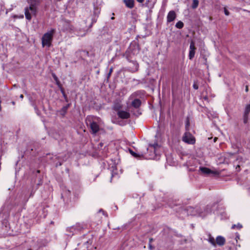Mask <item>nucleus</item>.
<instances>
[{
	"label": "nucleus",
	"instance_id": "nucleus-22",
	"mask_svg": "<svg viewBox=\"0 0 250 250\" xmlns=\"http://www.w3.org/2000/svg\"><path fill=\"white\" fill-rule=\"evenodd\" d=\"M199 4V0H193V3L192 4V8L193 9H196Z\"/></svg>",
	"mask_w": 250,
	"mask_h": 250
},
{
	"label": "nucleus",
	"instance_id": "nucleus-49",
	"mask_svg": "<svg viewBox=\"0 0 250 250\" xmlns=\"http://www.w3.org/2000/svg\"><path fill=\"white\" fill-rule=\"evenodd\" d=\"M149 0H147L146 1V4H147V2H149Z\"/></svg>",
	"mask_w": 250,
	"mask_h": 250
},
{
	"label": "nucleus",
	"instance_id": "nucleus-55",
	"mask_svg": "<svg viewBox=\"0 0 250 250\" xmlns=\"http://www.w3.org/2000/svg\"><path fill=\"white\" fill-rule=\"evenodd\" d=\"M85 243H86V244L88 243V241H87Z\"/></svg>",
	"mask_w": 250,
	"mask_h": 250
},
{
	"label": "nucleus",
	"instance_id": "nucleus-13",
	"mask_svg": "<svg viewBox=\"0 0 250 250\" xmlns=\"http://www.w3.org/2000/svg\"><path fill=\"white\" fill-rule=\"evenodd\" d=\"M200 170L202 173L206 174H209L211 173H214V172L211 170L209 168L205 167H200Z\"/></svg>",
	"mask_w": 250,
	"mask_h": 250
},
{
	"label": "nucleus",
	"instance_id": "nucleus-20",
	"mask_svg": "<svg viewBox=\"0 0 250 250\" xmlns=\"http://www.w3.org/2000/svg\"><path fill=\"white\" fill-rule=\"evenodd\" d=\"M60 89H61V93H62V96L64 97L65 102H68V98H67L66 95L65 94V93L64 92L63 88L62 87H60Z\"/></svg>",
	"mask_w": 250,
	"mask_h": 250
},
{
	"label": "nucleus",
	"instance_id": "nucleus-3",
	"mask_svg": "<svg viewBox=\"0 0 250 250\" xmlns=\"http://www.w3.org/2000/svg\"><path fill=\"white\" fill-rule=\"evenodd\" d=\"M89 126L90 128V132L93 134H95L97 133L100 127L98 124L95 122H90Z\"/></svg>",
	"mask_w": 250,
	"mask_h": 250
},
{
	"label": "nucleus",
	"instance_id": "nucleus-15",
	"mask_svg": "<svg viewBox=\"0 0 250 250\" xmlns=\"http://www.w3.org/2000/svg\"><path fill=\"white\" fill-rule=\"evenodd\" d=\"M208 241L213 246H216L215 240L214 238L211 235L210 233L208 234Z\"/></svg>",
	"mask_w": 250,
	"mask_h": 250
},
{
	"label": "nucleus",
	"instance_id": "nucleus-41",
	"mask_svg": "<svg viewBox=\"0 0 250 250\" xmlns=\"http://www.w3.org/2000/svg\"><path fill=\"white\" fill-rule=\"evenodd\" d=\"M245 91L246 92H248L249 91L248 85L246 86Z\"/></svg>",
	"mask_w": 250,
	"mask_h": 250
},
{
	"label": "nucleus",
	"instance_id": "nucleus-8",
	"mask_svg": "<svg viewBox=\"0 0 250 250\" xmlns=\"http://www.w3.org/2000/svg\"><path fill=\"white\" fill-rule=\"evenodd\" d=\"M226 242L225 238L222 236H218L215 240L216 245H218L219 246H223Z\"/></svg>",
	"mask_w": 250,
	"mask_h": 250
},
{
	"label": "nucleus",
	"instance_id": "nucleus-21",
	"mask_svg": "<svg viewBox=\"0 0 250 250\" xmlns=\"http://www.w3.org/2000/svg\"><path fill=\"white\" fill-rule=\"evenodd\" d=\"M175 26L178 29H181L184 27V23L182 21H179L176 23Z\"/></svg>",
	"mask_w": 250,
	"mask_h": 250
},
{
	"label": "nucleus",
	"instance_id": "nucleus-23",
	"mask_svg": "<svg viewBox=\"0 0 250 250\" xmlns=\"http://www.w3.org/2000/svg\"><path fill=\"white\" fill-rule=\"evenodd\" d=\"M242 227H243V226L241 224L238 223L237 225H233L231 227V229H241L242 228Z\"/></svg>",
	"mask_w": 250,
	"mask_h": 250
},
{
	"label": "nucleus",
	"instance_id": "nucleus-36",
	"mask_svg": "<svg viewBox=\"0 0 250 250\" xmlns=\"http://www.w3.org/2000/svg\"><path fill=\"white\" fill-rule=\"evenodd\" d=\"M66 24L67 25H68V29H71V27H70V26H71V25H70V24L69 22L68 21H66Z\"/></svg>",
	"mask_w": 250,
	"mask_h": 250
},
{
	"label": "nucleus",
	"instance_id": "nucleus-30",
	"mask_svg": "<svg viewBox=\"0 0 250 250\" xmlns=\"http://www.w3.org/2000/svg\"><path fill=\"white\" fill-rule=\"evenodd\" d=\"M206 214L209 213L211 211V207L209 206H207L206 207Z\"/></svg>",
	"mask_w": 250,
	"mask_h": 250
},
{
	"label": "nucleus",
	"instance_id": "nucleus-11",
	"mask_svg": "<svg viewBox=\"0 0 250 250\" xmlns=\"http://www.w3.org/2000/svg\"><path fill=\"white\" fill-rule=\"evenodd\" d=\"M142 102L139 99H135L131 104V105L135 108H138L141 105Z\"/></svg>",
	"mask_w": 250,
	"mask_h": 250
},
{
	"label": "nucleus",
	"instance_id": "nucleus-48",
	"mask_svg": "<svg viewBox=\"0 0 250 250\" xmlns=\"http://www.w3.org/2000/svg\"><path fill=\"white\" fill-rule=\"evenodd\" d=\"M149 0H147L146 1V4H147V2H149Z\"/></svg>",
	"mask_w": 250,
	"mask_h": 250
},
{
	"label": "nucleus",
	"instance_id": "nucleus-12",
	"mask_svg": "<svg viewBox=\"0 0 250 250\" xmlns=\"http://www.w3.org/2000/svg\"><path fill=\"white\" fill-rule=\"evenodd\" d=\"M126 6L129 8H132L134 6V0H124Z\"/></svg>",
	"mask_w": 250,
	"mask_h": 250
},
{
	"label": "nucleus",
	"instance_id": "nucleus-53",
	"mask_svg": "<svg viewBox=\"0 0 250 250\" xmlns=\"http://www.w3.org/2000/svg\"><path fill=\"white\" fill-rule=\"evenodd\" d=\"M73 229V227H72L70 229Z\"/></svg>",
	"mask_w": 250,
	"mask_h": 250
},
{
	"label": "nucleus",
	"instance_id": "nucleus-38",
	"mask_svg": "<svg viewBox=\"0 0 250 250\" xmlns=\"http://www.w3.org/2000/svg\"><path fill=\"white\" fill-rule=\"evenodd\" d=\"M244 1L246 3L250 4V0H244Z\"/></svg>",
	"mask_w": 250,
	"mask_h": 250
},
{
	"label": "nucleus",
	"instance_id": "nucleus-32",
	"mask_svg": "<svg viewBox=\"0 0 250 250\" xmlns=\"http://www.w3.org/2000/svg\"><path fill=\"white\" fill-rule=\"evenodd\" d=\"M112 71H113V68H110V70H109V73H108V74L107 75V78H109V77L110 76Z\"/></svg>",
	"mask_w": 250,
	"mask_h": 250
},
{
	"label": "nucleus",
	"instance_id": "nucleus-6",
	"mask_svg": "<svg viewBox=\"0 0 250 250\" xmlns=\"http://www.w3.org/2000/svg\"><path fill=\"white\" fill-rule=\"evenodd\" d=\"M176 17V14L174 11H170L167 16V22H171L173 21Z\"/></svg>",
	"mask_w": 250,
	"mask_h": 250
},
{
	"label": "nucleus",
	"instance_id": "nucleus-14",
	"mask_svg": "<svg viewBox=\"0 0 250 250\" xmlns=\"http://www.w3.org/2000/svg\"><path fill=\"white\" fill-rule=\"evenodd\" d=\"M122 108V105L120 103H117L114 104L113 109L117 112V113H118V112L119 111H121Z\"/></svg>",
	"mask_w": 250,
	"mask_h": 250
},
{
	"label": "nucleus",
	"instance_id": "nucleus-27",
	"mask_svg": "<svg viewBox=\"0 0 250 250\" xmlns=\"http://www.w3.org/2000/svg\"><path fill=\"white\" fill-rule=\"evenodd\" d=\"M195 49L196 47L195 46V43L193 41H192L190 44L189 50H195Z\"/></svg>",
	"mask_w": 250,
	"mask_h": 250
},
{
	"label": "nucleus",
	"instance_id": "nucleus-46",
	"mask_svg": "<svg viewBox=\"0 0 250 250\" xmlns=\"http://www.w3.org/2000/svg\"><path fill=\"white\" fill-rule=\"evenodd\" d=\"M217 139V138L216 137H215L214 139V141L215 142Z\"/></svg>",
	"mask_w": 250,
	"mask_h": 250
},
{
	"label": "nucleus",
	"instance_id": "nucleus-52",
	"mask_svg": "<svg viewBox=\"0 0 250 250\" xmlns=\"http://www.w3.org/2000/svg\"><path fill=\"white\" fill-rule=\"evenodd\" d=\"M86 54H87V55H88V54H89L88 52H86Z\"/></svg>",
	"mask_w": 250,
	"mask_h": 250
},
{
	"label": "nucleus",
	"instance_id": "nucleus-43",
	"mask_svg": "<svg viewBox=\"0 0 250 250\" xmlns=\"http://www.w3.org/2000/svg\"><path fill=\"white\" fill-rule=\"evenodd\" d=\"M138 2L140 3H142L144 2V0H136Z\"/></svg>",
	"mask_w": 250,
	"mask_h": 250
},
{
	"label": "nucleus",
	"instance_id": "nucleus-5",
	"mask_svg": "<svg viewBox=\"0 0 250 250\" xmlns=\"http://www.w3.org/2000/svg\"><path fill=\"white\" fill-rule=\"evenodd\" d=\"M117 114L119 118L122 119H127L130 117V114L128 112L123 110L119 111Z\"/></svg>",
	"mask_w": 250,
	"mask_h": 250
},
{
	"label": "nucleus",
	"instance_id": "nucleus-7",
	"mask_svg": "<svg viewBox=\"0 0 250 250\" xmlns=\"http://www.w3.org/2000/svg\"><path fill=\"white\" fill-rule=\"evenodd\" d=\"M187 210L191 215H196L199 214L201 216H204L202 214L201 212H200L198 211L197 209H195L192 207H188Z\"/></svg>",
	"mask_w": 250,
	"mask_h": 250
},
{
	"label": "nucleus",
	"instance_id": "nucleus-56",
	"mask_svg": "<svg viewBox=\"0 0 250 250\" xmlns=\"http://www.w3.org/2000/svg\"><path fill=\"white\" fill-rule=\"evenodd\" d=\"M31 250V249H29V250Z\"/></svg>",
	"mask_w": 250,
	"mask_h": 250
},
{
	"label": "nucleus",
	"instance_id": "nucleus-44",
	"mask_svg": "<svg viewBox=\"0 0 250 250\" xmlns=\"http://www.w3.org/2000/svg\"><path fill=\"white\" fill-rule=\"evenodd\" d=\"M34 193V191H33V190H32L31 192V193H30V196H33Z\"/></svg>",
	"mask_w": 250,
	"mask_h": 250
},
{
	"label": "nucleus",
	"instance_id": "nucleus-28",
	"mask_svg": "<svg viewBox=\"0 0 250 250\" xmlns=\"http://www.w3.org/2000/svg\"><path fill=\"white\" fill-rule=\"evenodd\" d=\"M249 119V115L245 114L243 115V122L244 124H247L248 123Z\"/></svg>",
	"mask_w": 250,
	"mask_h": 250
},
{
	"label": "nucleus",
	"instance_id": "nucleus-40",
	"mask_svg": "<svg viewBox=\"0 0 250 250\" xmlns=\"http://www.w3.org/2000/svg\"><path fill=\"white\" fill-rule=\"evenodd\" d=\"M236 169L237 171H240V166L239 165H237L236 167Z\"/></svg>",
	"mask_w": 250,
	"mask_h": 250
},
{
	"label": "nucleus",
	"instance_id": "nucleus-18",
	"mask_svg": "<svg viewBox=\"0 0 250 250\" xmlns=\"http://www.w3.org/2000/svg\"><path fill=\"white\" fill-rule=\"evenodd\" d=\"M25 16L26 19L30 20L31 19V16L28 11V8L27 7L25 9Z\"/></svg>",
	"mask_w": 250,
	"mask_h": 250
},
{
	"label": "nucleus",
	"instance_id": "nucleus-50",
	"mask_svg": "<svg viewBox=\"0 0 250 250\" xmlns=\"http://www.w3.org/2000/svg\"><path fill=\"white\" fill-rule=\"evenodd\" d=\"M12 104L14 105V104H15V102H12Z\"/></svg>",
	"mask_w": 250,
	"mask_h": 250
},
{
	"label": "nucleus",
	"instance_id": "nucleus-29",
	"mask_svg": "<svg viewBox=\"0 0 250 250\" xmlns=\"http://www.w3.org/2000/svg\"><path fill=\"white\" fill-rule=\"evenodd\" d=\"M49 157L47 158L48 159H49L50 160L53 161L55 162V161L58 159V157L57 156H51L50 155H48Z\"/></svg>",
	"mask_w": 250,
	"mask_h": 250
},
{
	"label": "nucleus",
	"instance_id": "nucleus-24",
	"mask_svg": "<svg viewBox=\"0 0 250 250\" xmlns=\"http://www.w3.org/2000/svg\"><path fill=\"white\" fill-rule=\"evenodd\" d=\"M250 113V104L246 105L245 109L244 114L249 115Z\"/></svg>",
	"mask_w": 250,
	"mask_h": 250
},
{
	"label": "nucleus",
	"instance_id": "nucleus-26",
	"mask_svg": "<svg viewBox=\"0 0 250 250\" xmlns=\"http://www.w3.org/2000/svg\"><path fill=\"white\" fill-rule=\"evenodd\" d=\"M141 91H137L131 94L130 96V98H135L138 96H139L141 94Z\"/></svg>",
	"mask_w": 250,
	"mask_h": 250
},
{
	"label": "nucleus",
	"instance_id": "nucleus-1",
	"mask_svg": "<svg viewBox=\"0 0 250 250\" xmlns=\"http://www.w3.org/2000/svg\"><path fill=\"white\" fill-rule=\"evenodd\" d=\"M55 32V29H52L50 31L45 33L42 38V43L43 47H50L53 40V36Z\"/></svg>",
	"mask_w": 250,
	"mask_h": 250
},
{
	"label": "nucleus",
	"instance_id": "nucleus-16",
	"mask_svg": "<svg viewBox=\"0 0 250 250\" xmlns=\"http://www.w3.org/2000/svg\"><path fill=\"white\" fill-rule=\"evenodd\" d=\"M149 146L152 147L153 149L154 153H156V151L157 150V148L159 147V146L158 144L157 143H154V144H150Z\"/></svg>",
	"mask_w": 250,
	"mask_h": 250
},
{
	"label": "nucleus",
	"instance_id": "nucleus-35",
	"mask_svg": "<svg viewBox=\"0 0 250 250\" xmlns=\"http://www.w3.org/2000/svg\"><path fill=\"white\" fill-rule=\"evenodd\" d=\"M42 180L41 179L40 182L37 184L36 188H38V187L42 184Z\"/></svg>",
	"mask_w": 250,
	"mask_h": 250
},
{
	"label": "nucleus",
	"instance_id": "nucleus-37",
	"mask_svg": "<svg viewBox=\"0 0 250 250\" xmlns=\"http://www.w3.org/2000/svg\"><path fill=\"white\" fill-rule=\"evenodd\" d=\"M133 63L135 64V65H136V70H137L138 67V64L136 62H133Z\"/></svg>",
	"mask_w": 250,
	"mask_h": 250
},
{
	"label": "nucleus",
	"instance_id": "nucleus-17",
	"mask_svg": "<svg viewBox=\"0 0 250 250\" xmlns=\"http://www.w3.org/2000/svg\"><path fill=\"white\" fill-rule=\"evenodd\" d=\"M130 153L135 158H141L143 156V154H137L134 152L132 150L129 149Z\"/></svg>",
	"mask_w": 250,
	"mask_h": 250
},
{
	"label": "nucleus",
	"instance_id": "nucleus-10",
	"mask_svg": "<svg viewBox=\"0 0 250 250\" xmlns=\"http://www.w3.org/2000/svg\"><path fill=\"white\" fill-rule=\"evenodd\" d=\"M70 104H68L65 106H63L60 110H58L57 112L59 113L63 117L66 113L68 108L70 107Z\"/></svg>",
	"mask_w": 250,
	"mask_h": 250
},
{
	"label": "nucleus",
	"instance_id": "nucleus-31",
	"mask_svg": "<svg viewBox=\"0 0 250 250\" xmlns=\"http://www.w3.org/2000/svg\"><path fill=\"white\" fill-rule=\"evenodd\" d=\"M148 248L150 250H153L155 249V247H153L151 243H149Z\"/></svg>",
	"mask_w": 250,
	"mask_h": 250
},
{
	"label": "nucleus",
	"instance_id": "nucleus-19",
	"mask_svg": "<svg viewBox=\"0 0 250 250\" xmlns=\"http://www.w3.org/2000/svg\"><path fill=\"white\" fill-rule=\"evenodd\" d=\"M52 76L54 79V80L55 81L56 83V84L58 85V86L59 87H62V85L60 83V82L59 81L58 77H57V76L55 74H52Z\"/></svg>",
	"mask_w": 250,
	"mask_h": 250
},
{
	"label": "nucleus",
	"instance_id": "nucleus-54",
	"mask_svg": "<svg viewBox=\"0 0 250 250\" xmlns=\"http://www.w3.org/2000/svg\"><path fill=\"white\" fill-rule=\"evenodd\" d=\"M37 172L39 173L40 172V170H38Z\"/></svg>",
	"mask_w": 250,
	"mask_h": 250
},
{
	"label": "nucleus",
	"instance_id": "nucleus-51",
	"mask_svg": "<svg viewBox=\"0 0 250 250\" xmlns=\"http://www.w3.org/2000/svg\"><path fill=\"white\" fill-rule=\"evenodd\" d=\"M114 19V17H112V18H111V19H112V20H113V19Z\"/></svg>",
	"mask_w": 250,
	"mask_h": 250
},
{
	"label": "nucleus",
	"instance_id": "nucleus-34",
	"mask_svg": "<svg viewBox=\"0 0 250 250\" xmlns=\"http://www.w3.org/2000/svg\"><path fill=\"white\" fill-rule=\"evenodd\" d=\"M193 87L195 89H197L198 88V86L196 83H194Z\"/></svg>",
	"mask_w": 250,
	"mask_h": 250
},
{
	"label": "nucleus",
	"instance_id": "nucleus-47",
	"mask_svg": "<svg viewBox=\"0 0 250 250\" xmlns=\"http://www.w3.org/2000/svg\"><path fill=\"white\" fill-rule=\"evenodd\" d=\"M126 59H127L128 61H129V58L128 56H126Z\"/></svg>",
	"mask_w": 250,
	"mask_h": 250
},
{
	"label": "nucleus",
	"instance_id": "nucleus-39",
	"mask_svg": "<svg viewBox=\"0 0 250 250\" xmlns=\"http://www.w3.org/2000/svg\"><path fill=\"white\" fill-rule=\"evenodd\" d=\"M62 165V162L57 163L56 164V167L60 166Z\"/></svg>",
	"mask_w": 250,
	"mask_h": 250
},
{
	"label": "nucleus",
	"instance_id": "nucleus-33",
	"mask_svg": "<svg viewBox=\"0 0 250 250\" xmlns=\"http://www.w3.org/2000/svg\"><path fill=\"white\" fill-rule=\"evenodd\" d=\"M224 12L225 15L227 16H228L229 14V12L226 8H224Z\"/></svg>",
	"mask_w": 250,
	"mask_h": 250
},
{
	"label": "nucleus",
	"instance_id": "nucleus-2",
	"mask_svg": "<svg viewBox=\"0 0 250 250\" xmlns=\"http://www.w3.org/2000/svg\"><path fill=\"white\" fill-rule=\"evenodd\" d=\"M182 140L188 144H194L195 143V139L192 135L188 132H186L182 137Z\"/></svg>",
	"mask_w": 250,
	"mask_h": 250
},
{
	"label": "nucleus",
	"instance_id": "nucleus-45",
	"mask_svg": "<svg viewBox=\"0 0 250 250\" xmlns=\"http://www.w3.org/2000/svg\"><path fill=\"white\" fill-rule=\"evenodd\" d=\"M20 98L23 99V95L22 94H21L20 96Z\"/></svg>",
	"mask_w": 250,
	"mask_h": 250
},
{
	"label": "nucleus",
	"instance_id": "nucleus-25",
	"mask_svg": "<svg viewBox=\"0 0 250 250\" xmlns=\"http://www.w3.org/2000/svg\"><path fill=\"white\" fill-rule=\"evenodd\" d=\"M195 50H189L188 57L190 60H192L195 55Z\"/></svg>",
	"mask_w": 250,
	"mask_h": 250
},
{
	"label": "nucleus",
	"instance_id": "nucleus-9",
	"mask_svg": "<svg viewBox=\"0 0 250 250\" xmlns=\"http://www.w3.org/2000/svg\"><path fill=\"white\" fill-rule=\"evenodd\" d=\"M100 13V10L98 7H95L94 9V17L92 19V24L97 21V18Z\"/></svg>",
	"mask_w": 250,
	"mask_h": 250
},
{
	"label": "nucleus",
	"instance_id": "nucleus-42",
	"mask_svg": "<svg viewBox=\"0 0 250 250\" xmlns=\"http://www.w3.org/2000/svg\"><path fill=\"white\" fill-rule=\"evenodd\" d=\"M153 241V239L152 238H149V243H152V242Z\"/></svg>",
	"mask_w": 250,
	"mask_h": 250
},
{
	"label": "nucleus",
	"instance_id": "nucleus-4",
	"mask_svg": "<svg viewBox=\"0 0 250 250\" xmlns=\"http://www.w3.org/2000/svg\"><path fill=\"white\" fill-rule=\"evenodd\" d=\"M28 3L30 4L29 9L33 12L36 11V6L39 3L38 0H27Z\"/></svg>",
	"mask_w": 250,
	"mask_h": 250
}]
</instances>
